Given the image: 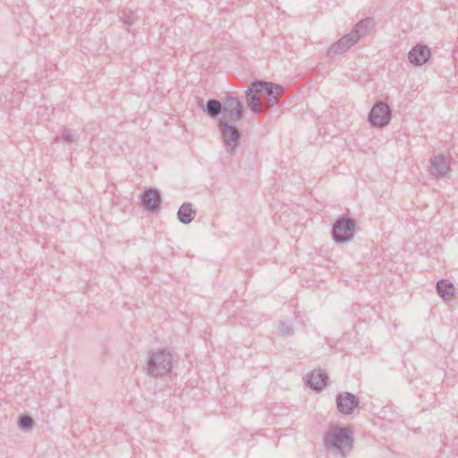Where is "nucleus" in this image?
Instances as JSON below:
<instances>
[{"mask_svg": "<svg viewBox=\"0 0 458 458\" xmlns=\"http://www.w3.org/2000/svg\"><path fill=\"white\" fill-rule=\"evenodd\" d=\"M246 101L254 114H260L266 109L276 106L284 93L282 85L266 81H252L246 90Z\"/></svg>", "mask_w": 458, "mask_h": 458, "instance_id": "nucleus-1", "label": "nucleus"}, {"mask_svg": "<svg viewBox=\"0 0 458 458\" xmlns=\"http://www.w3.org/2000/svg\"><path fill=\"white\" fill-rule=\"evenodd\" d=\"M323 443L327 451H336L345 457L353 447L352 431L346 427L334 426L326 433Z\"/></svg>", "mask_w": 458, "mask_h": 458, "instance_id": "nucleus-2", "label": "nucleus"}, {"mask_svg": "<svg viewBox=\"0 0 458 458\" xmlns=\"http://www.w3.org/2000/svg\"><path fill=\"white\" fill-rule=\"evenodd\" d=\"M173 360V354L165 349L154 352L147 362L148 373L153 377L167 374L172 369Z\"/></svg>", "mask_w": 458, "mask_h": 458, "instance_id": "nucleus-3", "label": "nucleus"}, {"mask_svg": "<svg viewBox=\"0 0 458 458\" xmlns=\"http://www.w3.org/2000/svg\"><path fill=\"white\" fill-rule=\"evenodd\" d=\"M233 123L225 116H220L217 123L226 152L231 155L234 154L241 139L240 130Z\"/></svg>", "mask_w": 458, "mask_h": 458, "instance_id": "nucleus-4", "label": "nucleus"}, {"mask_svg": "<svg viewBox=\"0 0 458 458\" xmlns=\"http://www.w3.org/2000/svg\"><path fill=\"white\" fill-rule=\"evenodd\" d=\"M357 222L352 217L339 216L332 225L331 234L336 243H344L351 241L355 234Z\"/></svg>", "mask_w": 458, "mask_h": 458, "instance_id": "nucleus-5", "label": "nucleus"}, {"mask_svg": "<svg viewBox=\"0 0 458 458\" xmlns=\"http://www.w3.org/2000/svg\"><path fill=\"white\" fill-rule=\"evenodd\" d=\"M392 117V110L389 105L383 101H377L369 113L368 120L374 127L387 125Z\"/></svg>", "mask_w": 458, "mask_h": 458, "instance_id": "nucleus-6", "label": "nucleus"}, {"mask_svg": "<svg viewBox=\"0 0 458 458\" xmlns=\"http://www.w3.org/2000/svg\"><path fill=\"white\" fill-rule=\"evenodd\" d=\"M221 116H225L230 122H237L243 118L244 108L241 101L233 96H227L223 104Z\"/></svg>", "mask_w": 458, "mask_h": 458, "instance_id": "nucleus-7", "label": "nucleus"}, {"mask_svg": "<svg viewBox=\"0 0 458 458\" xmlns=\"http://www.w3.org/2000/svg\"><path fill=\"white\" fill-rule=\"evenodd\" d=\"M336 407L340 413L350 415L360 404V399L350 392H342L336 395Z\"/></svg>", "mask_w": 458, "mask_h": 458, "instance_id": "nucleus-8", "label": "nucleus"}, {"mask_svg": "<svg viewBox=\"0 0 458 458\" xmlns=\"http://www.w3.org/2000/svg\"><path fill=\"white\" fill-rule=\"evenodd\" d=\"M161 202L160 191L156 188H148L140 194V205L151 213L160 208Z\"/></svg>", "mask_w": 458, "mask_h": 458, "instance_id": "nucleus-9", "label": "nucleus"}, {"mask_svg": "<svg viewBox=\"0 0 458 458\" xmlns=\"http://www.w3.org/2000/svg\"><path fill=\"white\" fill-rule=\"evenodd\" d=\"M431 55L430 49L423 44H417L408 53L409 62L415 66L426 64Z\"/></svg>", "mask_w": 458, "mask_h": 458, "instance_id": "nucleus-10", "label": "nucleus"}, {"mask_svg": "<svg viewBox=\"0 0 458 458\" xmlns=\"http://www.w3.org/2000/svg\"><path fill=\"white\" fill-rule=\"evenodd\" d=\"M450 171V162L444 155L434 156L430 158L429 173L436 178H443Z\"/></svg>", "mask_w": 458, "mask_h": 458, "instance_id": "nucleus-11", "label": "nucleus"}, {"mask_svg": "<svg viewBox=\"0 0 458 458\" xmlns=\"http://www.w3.org/2000/svg\"><path fill=\"white\" fill-rule=\"evenodd\" d=\"M356 43L357 38H352L350 33L345 34L337 42L329 47L327 55L329 56H334L336 55L344 54Z\"/></svg>", "mask_w": 458, "mask_h": 458, "instance_id": "nucleus-12", "label": "nucleus"}, {"mask_svg": "<svg viewBox=\"0 0 458 458\" xmlns=\"http://www.w3.org/2000/svg\"><path fill=\"white\" fill-rule=\"evenodd\" d=\"M328 376L325 371L321 369H314L307 375L306 385L311 389L320 392L327 386Z\"/></svg>", "mask_w": 458, "mask_h": 458, "instance_id": "nucleus-13", "label": "nucleus"}, {"mask_svg": "<svg viewBox=\"0 0 458 458\" xmlns=\"http://www.w3.org/2000/svg\"><path fill=\"white\" fill-rule=\"evenodd\" d=\"M198 105L203 108L210 118H217L223 114V104L216 98L208 99L205 106L203 105V99L199 98Z\"/></svg>", "mask_w": 458, "mask_h": 458, "instance_id": "nucleus-14", "label": "nucleus"}, {"mask_svg": "<svg viewBox=\"0 0 458 458\" xmlns=\"http://www.w3.org/2000/svg\"><path fill=\"white\" fill-rule=\"evenodd\" d=\"M375 20L373 18H366L360 21L352 30L350 34L352 38H357V42L362 37H365L374 27Z\"/></svg>", "mask_w": 458, "mask_h": 458, "instance_id": "nucleus-15", "label": "nucleus"}, {"mask_svg": "<svg viewBox=\"0 0 458 458\" xmlns=\"http://www.w3.org/2000/svg\"><path fill=\"white\" fill-rule=\"evenodd\" d=\"M197 215V211L193 208L191 202H184L177 211V219L183 225L191 223Z\"/></svg>", "mask_w": 458, "mask_h": 458, "instance_id": "nucleus-16", "label": "nucleus"}, {"mask_svg": "<svg viewBox=\"0 0 458 458\" xmlns=\"http://www.w3.org/2000/svg\"><path fill=\"white\" fill-rule=\"evenodd\" d=\"M436 290L437 294L445 301L450 300L455 293L454 285L448 279L438 280Z\"/></svg>", "mask_w": 458, "mask_h": 458, "instance_id": "nucleus-17", "label": "nucleus"}, {"mask_svg": "<svg viewBox=\"0 0 458 458\" xmlns=\"http://www.w3.org/2000/svg\"><path fill=\"white\" fill-rule=\"evenodd\" d=\"M17 424L20 429L23 431H30L33 428L35 423L30 416L22 414L18 417Z\"/></svg>", "mask_w": 458, "mask_h": 458, "instance_id": "nucleus-18", "label": "nucleus"}, {"mask_svg": "<svg viewBox=\"0 0 458 458\" xmlns=\"http://www.w3.org/2000/svg\"><path fill=\"white\" fill-rule=\"evenodd\" d=\"M278 332L281 335L292 336L294 334V330L291 324L286 321H281L278 326Z\"/></svg>", "mask_w": 458, "mask_h": 458, "instance_id": "nucleus-19", "label": "nucleus"}, {"mask_svg": "<svg viewBox=\"0 0 458 458\" xmlns=\"http://www.w3.org/2000/svg\"><path fill=\"white\" fill-rule=\"evenodd\" d=\"M121 20L127 26L132 25L134 23V20H135L133 12L131 10L123 11V15L121 17Z\"/></svg>", "mask_w": 458, "mask_h": 458, "instance_id": "nucleus-20", "label": "nucleus"}, {"mask_svg": "<svg viewBox=\"0 0 458 458\" xmlns=\"http://www.w3.org/2000/svg\"><path fill=\"white\" fill-rule=\"evenodd\" d=\"M75 133L69 130V129H64L63 133H62V140L66 142V143H73L75 141Z\"/></svg>", "mask_w": 458, "mask_h": 458, "instance_id": "nucleus-21", "label": "nucleus"}]
</instances>
